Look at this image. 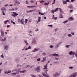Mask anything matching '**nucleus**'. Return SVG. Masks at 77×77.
Masks as SVG:
<instances>
[{"mask_svg": "<svg viewBox=\"0 0 77 77\" xmlns=\"http://www.w3.org/2000/svg\"><path fill=\"white\" fill-rule=\"evenodd\" d=\"M35 70L37 72H40V66H38L35 68Z\"/></svg>", "mask_w": 77, "mask_h": 77, "instance_id": "f257e3e1", "label": "nucleus"}, {"mask_svg": "<svg viewBox=\"0 0 77 77\" xmlns=\"http://www.w3.org/2000/svg\"><path fill=\"white\" fill-rule=\"evenodd\" d=\"M47 65H48V63L46 64L45 66H44V68L43 69H46L44 70L45 72L48 71V70L47 69Z\"/></svg>", "mask_w": 77, "mask_h": 77, "instance_id": "f03ea898", "label": "nucleus"}, {"mask_svg": "<svg viewBox=\"0 0 77 77\" xmlns=\"http://www.w3.org/2000/svg\"><path fill=\"white\" fill-rule=\"evenodd\" d=\"M77 75V73H75L72 74V75H70L69 77H75Z\"/></svg>", "mask_w": 77, "mask_h": 77, "instance_id": "7ed1b4c3", "label": "nucleus"}, {"mask_svg": "<svg viewBox=\"0 0 77 77\" xmlns=\"http://www.w3.org/2000/svg\"><path fill=\"white\" fill-rule=\"evenodd\" d=\"M13 14H12V16H13V17H16V16H17V15H18V14H17L16 12H13Z\"/></svg>", "mask_w": 77, "mask_h": 77, "instance_id": "20e7f679", "label": "nucleus"}, {"mask_svg": "<svg viewBox=\"0 0 77 77\" xmlns=\"http://www.w3.org/2000/svg\"><path fill=\"white\" fill-rule=\"evenodd\" d=\"M69 54L70 55H74V54H75V53L72 52V51H71L69 53Z\"/></svg>", "mask_w": 77, "mask_h": 77, "instance_id": "39448f33", "label": "nucleus"}, {"mask_svg": "<svg viewBox=\"0 0 77 77\" xmlns=\"http://www.w3.org/2000/svg\"><path fill=\"white\" fill-rule=\"evenodd\" d=\"M14 3H17V4H20V2L19 1H18L17 0H14Z\"/></svg>", "mask_w": 77, "mask_h": 77, "instance_id": "423d86ee", "label": "nucleus"}, {"mask_svg": "<svg viewBox=\"0 0 77 77\" xmlns=\"http://www.w3.org/2000/svg\"><path fill=\"white\" fill-rule=\"evenodd\" d=\"M60 75V74L59 73H57L55 75H54V77H57V76H58V75Z\"/></svg>", "mask_w": 77, "mask_h": 77, "instance_id": "0eeeda50", "label": "nucleus"}, {"mask_svg": "<svg viewBox=\"0 0 77 77\" xmlns=\"http://www.w3.org/2000/svg\"><path fill=\"white\" fill-rule=\"evenodd\" d=\"M1 35L2 37H3L4 36V32L2 31L1 30Z\"/></svg>", "mask_w": 77, "mask_h": 77, "instance_id": "6e6552de", "label": "nucleus"}, {"mask_svg": "<svg viewBox=\"0 0 77 77\" xmlns=\"http://www.w3.org/2000/svg\"><path fill=\"white\" fill-rule=\"evenodd\" d=\"M5 50H8L9 47L8 46H6L4 47Z\"/></svg>", "mask_w": 77, "mask_h": 77, "instance_id": "1a4fd4ad", "label": "nucleus"}, {"mask_svg": "<svg viewBox=\"0 0 77 77\" xmlns=\"http://www.w3.org/2000/svg\"><path fill=\"white\" fill-rule=\"evenodd\" d=\"M19 72H20V73H24V72H26V70H25L23 71H19Z\"/></svg>", "mask_w": 77, "mask_h": 77, "instance_id": "9d476101", "label": "nucleus"}, {"mask_svg": "<svg viewBox=\"0 0 77 77\" xmlns=\"http://www.w3.org/2000/svg\"><path fill=\"white\" fill-rule=\"evenodd\" d=\"M38 50L39 48L35 49L33 51H32V52H35V51H38Z\"/></svg>", "mask_w": 77, "mask_h": 77, "instance_id": "9b49d317", "label": "nucleus"}, {"mask_svg": "<svg viewBox=\"0 0 77 77\" xmlns=\"http://www.w3.org/2000/svg\"><path fill=\"white\" fill-rule=\"evenodd\" d=\"M63 3L64 5H67V3L65 1L63 0Z\"/></svg>", "mask_w": 77, "mask_h": 77, "instance_id": "f8f14e48", "label": "nucleus"}, {"mask_svg": "<svg viewBox=\"0 0 77 77\" xmlns=\"http://www.w3.org/2000/svg\"><path fill=\"white\" fill-rule=\"evenodd\" d=\"M46 60V57H44L43 59V60L42 61V62H45Z\"/></svg>", "mask_w": 77, "mask_h": 77, "instance_id": "ddd939ff", "label": "nucleus"}, {"mask_svg": "<svg viewBox=\"0 0 77 77\" xmlns=\"http://www.w3.org/2000/svg\"><path fill=\"white\" fill-rule=\"evenodd\" d=\"M20 21L23 24H24V20H23V19H22Z\"/></svg>", "mask_w": 77, "mask_h": 77, "instance_id": "4468645a", "label": "nucleus"}, {"mask_svg": "<svg viewBox=\"0 0 77 77\" xmlns=\"http://www.w3.org/2000/svg\"><path fill=\"white\" fill-rule=\"evenodd\" d=\"M27 8H35V6H28Z\"/></svg>", "mask_w": 77, "mask_h": 77, "instance_id": "2eb2a0df", "label": "nucleus"}, {"mask_svg": "<svg viewBox=\"0 0 77 77\" xmlns=\"http://www.w3.org/2000/svg\"><path fill=\"white\" fill-rule=\"evenodd\" d=\"M2 12L3 15H6L5 13L4 12V11H3V9H2Z\"/></svg>", "mask_w": 77, "mask_h": 77, "instance_id": "dca6fc26", "label": "nucleus"}, {"mask_svg": "<svg viewBox=\"0 0 77 77\" xmlns=\"http://www.w3.org/2000/svg\"><path fill=\"white\" fill-rule=\"evenodd\" d=\"M59 55L58 54H53V56H58Z\"/></svg>", "mask_w": 77, "mask_h": 77, "instance_id": "f3484780", "label": "nucleus"}, {"mask_svg": "<svg viewBox=\"0 0 77 77\" xmlns=\"http://www.w3.org/2000/svg\"><path fill=\"white\" fill-rule=\"evenodd\" d=\"M68 8H70V9H73V7L72 5L70 6V7H69Z\"/></svg>", "mask_w": 77, "mask_h": 77, "instance_id": "a211bd4d", "label": "nucleus"}, {"mask_svg": "<svg viewBox=\"0 0 77 77\" xmlns=\"http://www.w3.org/2000/svg\"><path fill=\"white\" fill-rule=\"evenodd\" d=\"M24 42L26 45H28V44H29V43H27V41L25 40Z\"/></svg>", "mask_w": 77, "mask_h": 77, "instance_id": "6ab92c4d", "label": "nucleus"}, {"mask_svg": "<svg viewBox=\"0 0 77 77\" xmlns=\"http://www.w3.org/2000/svg\"><path fill=\"white\" fill-rule=\"evenodd\" d=\"M69 20H70V21H72V20H74V19L72 18V17H71L69 19Z\"/></svg>", "mask_w": 77, "mask_h": 77, "instance_id": "aec40b11", "label": "nucleus"}, {"mask_svg": "<svg viewBox=\"0 0 77 77\" xmlns=\"http://www.w3.org/2000/svg\"><path fill=\"white\" fill-rule=\"evenodd\" d=\"M60 18H63V15H62V14H60Z\"/></svg>", "mask_w": 77, "mask_h": 77, "instance_id": "412c9836", "label": "nucleus"}, {"mask_svg": "<svg viewBox=\"0 0 77 77\" xmlns=\"http://www.w3.org/2000/svg\"><path fill=\"white\" fill-rule=\"evenodd\" d=\"M41 17H39L38 18V22H40V20H41Z\"/></svg>", "mask_w": 77, "mask_h": 77, "instance_id": "4be33fe9", "label": "nucleus"}, {"mask_svg": "<svg viewBox=\"0 0 77 77\" xmlns=\"http://www.w3.org/2000/svg\"><path fill=\"white\" fill-rule=\"evenodd\" d=\"M58 10H59V9L57 8L54 10V12H57V11Z\"/></svg>", "mask_w": 77, "mask_h": 77, "instance_id": "5701e85b", "label": "nucleus"}, {"mask_svg": "<svg viewBox=\"0 0 77 77\" xmlns=\"http://www.w3.org/2000/svg\"><path fill=\"white\" fill-rule=\"evenodd\" d=\"M42 75H43V76H47V75L45 73H43Z\"/></svg>", "mask_w": 77, "mask_h": 77, "instance_id": "b1692460", "label": "nucleus"}, {"mask_svg": "<svg viewBox=\"0 0 77 77\" xmlns=\"http://www.w3.org/2000/svg\"><path fill=\"white\" fill-rule=\"evenodd\" d=\"M49 4V3H46L44 4V5L45 6H47Z\"/></svg>", "mask_w": 77, "mask_h": 77, "instance_id": "393cba45", "label": "nucleus"}, {"mask_svg": "<svg viewBox=\"0 0 77 77\" xmlns=\"http://www.w3.org/2000/svg\"><path fill=\"white\" fill-rule=\"evenodd\" d=\"M2 41H6V37H5L4 39H2Z\"/></svg>", "mask_w": 77, "mask_h": 77, "instance_id": "a878e982", "label": "nucleus"}, {"mask_svg": "<svg viewBox=\"0 0 77 77\" xmlns=\"http://www.w3.org/2000/svg\"><path fill=\"white\" fill-rule=\"evenodd\" d=\"M13 75H17V73H12Z\"/></svg>", "mask_w": 77, "mask_h": 77, "instance_id": "bb28decb", "label": "nucleus"}, {"mask_svg": "<svg viewBox=\"0 0 77 77\" xmlns=\"http://www.w3.org/2000/svg\"><path fill=\"white\" fill-rule=\"evenodd\" d=\"M37 61H40L41 60V58H39L37 59Z\"/></svg>", "mask_w": 77, "mask_h": 77, "instance_id": "cd10ccee", "label": "nucleus"}, {"mask_svg": "<svg viewBox=\"0 0 77 77\" xmlns=\"http://www.w3.org/2000/svg\"><path fill=\"white\" fill-rule=\"evenodd\" d=\"M45 1H40V3H44V2Z\"/></svg>", "mask_w": 77, "mask_h": 77, "instance_id": "c85d7f7f", "label": "nucleus"}, {"mask_svg": "<svg viewBox=\"0 0 77 77\" xmlns=\"http://www.w3.org/2000/svg\"><path fill=\"white\" fill-rule=\"evenodd\" d=\"M2 58H4V56H3V54H2V55H1Z\"/></svg>", "mask_w": 77, "mask_h": 77, "instance_id": "c756f323", "label": "nucleus"}, {"mask_svg": "<svg viewBox=\"0 0 77 77\" xmlns=\"http://www.w3.org/2000/svg\"><path fill=\"white\" fill-rule=\"evenodd\" d=\"M34 11V10H29V12H33Z\"/></svg>", "mask_w": 77, "mask_h": 77, "instance_id": "7c9ffc66", "label": "nucleus"}, {"mask_svg": "<svg viewBox=\"0 0 77 77\" xmlns=\"http://www.w3.org/2000/svg\"><path fill=\"white\" fill-rule=\"evenodd\" d=\"M70 45H67L66 46V48H69V47Z\"/></svg>", "mask_w": 77, "mask_h": 77, "instance_id": "2f4dec72", "label": "nucleus"}, {"mask_svg": "<svg viewBox=\"0 0 77 77\" xmlns=\"http://www.w3.org/2000/svg\"><path fill=\"white\" fill-rule=\"evenodd\" d=\"M68 22V21L66 20V21H65L63 22V23H64V24H65L66 23H67Z\"/></svg>", "mask_w": 77, "mask_h": 77, "instance_id": "473e14b6", "label": "nucleus"}, {"mask_svg": "<svg viewBox=\"0 0 77 77\" xmlns=\"http://www.w3.org/2000/svg\"><path fill=\"white\" fill-rule=\"evenodd\" d=\"M73 11L74 10H71L69 11V12L70 13L72 12H73Z\"/></svg>", "mask_w": 77, "mask_h": 77, "instance_id": "72a5a7b5", "label": "nucleus"}, {"mask_svg": "<svg viewBox=\"0 0 77 77\" xmlns=\"http://www.w3.org/2000/svg\"><path fill=\"white\" fill-rule=\"evenodd\" d=\"M27 21H28L27 19H26V20H25V23L26 24V23H27Z\"/></svg>", "mask_w": 77, "mask_h": 77, "instance_id": "f704fd0d", "label": "nucleus"}, {"mask_svg": "<svg viewBox=\"0 0 77 77\" xmlns=\"http://www.w3.org/2000/svg\"><path fill=\"white\" fill-rule=\"evenodd\" d=\"M56 0H54V2L53 3H52V5H53V4H54L55 3V1Z\"/></svg>", "mask_w": 77, "mask_h": 77, "instance_id": "c9c22d12", "label": "nucleus"}, {"mask_svg": "<svg viewBox=\"0 0 77 77\" xmlns=\"http://www.w3.org/2000/svg\"><path fill=\"white\" fill-rule=\"evenodd\" d=\"M59 9H60V12H62V10L60 8H59Z\"/></svg>", "mask_w": 77, "mask_h": 77, "instance_id": "e433bc0d", "label": "nucleus"}, {"mask_svg": "<svg viewBox=\"0 0 77 77\" xmlns=\"http://www.w3.org/2000/svg\"><path fill=\"white\" fill-rule=\"evenodd\" d=\"M50 48H53V46L51 45V46H50Z\"/></svg>", "mask_w": 77, "mask_h": 77, "instance_id": "4c0bfd02", "label": "nucleus"}, {"mask_svg": "<svg viewBox=\"0 0 77 77\" xmlns=\"http://www.w3.org/2000/svg\"><path fill=\"white\" fill-rule=\"evenodd\" d=\"M72 35H71V34H69V35H68V36H69H69H72Z\"/></svg>", "mask_w": 77, "mask_h": 77, "instance_id": "58836bf2", "label": "nucleus"}, {"mask_svg": "<svg viewBox=\"0 0 77 77\" xmlns=\"http://www.w3.org/2000/svg\"><path fill=\"white\" fill-rule=\"evenodd\" d=\"M31 76L32 77H35V76L33 75H31Z\"/></svg>", "mask_w": 77, "mask_h": 77, "instance_id": "ea45409f", "label": "nucleus"}, {"mask_svg": "<svg viewBox=\"0 0 77 77\" xmlns=\"http://www.w3.org/2000/svg\"><path fill=\"white\" fill-rule=\"evenodd\" d=\"M4 23L5 24H7V21H6V20L4 22Z\"/></svg>", "mask_w": 77, "mask_h": 77, "instance_id": "a19ab883", "label": "nucleus"}, {"mask_svg": "<svg viewBox=\"0 0 77 77\" xmlns=\"http://www.w3.org/2000/svg\"><path fill=\"white\" fill-rule=\"evenodd\" d=\"M18 22H20V21H21V20H20V19H18Z\"/></svg>", "mask_w": 77, "mask_h": 77, "instance_id": "79ce46f5", "label": "nucleus"}, {"mask_svg": "<svg viewBox=\"0 0 77 77\" xmlns=\"http://www.w3.org/2000/svg\"><path fill=\"white\" fill-rule=\"evenodd\" d=\"M71 33L72 35H74V32H71Z\"/></svg>", "mask_w": 77, "mask_h": 77, "instance_id": "37998d69", "label": "nucleus"}, {"mask_svg": "<svg viewBox=\"0 0 77 77\" xmlns=\"http://www.w3.org/2000/svg\"><path fill=\"white\" fill-rule=\"evenodd\" d=\"M48 26H50V27H53V25H48Z\"/></svg>", "mask_w": 77, "mask_h": 77, "instance_id": "c03bdc74", "label": "nucleus"}, {"mask_svg": "<svg viewBox=\"0 0 77 77\" xmlns=\"http://www.w3.org/2000/svg\"><path fill=\"white\" fill-rule=\"evenodd\" d=\"M10 26V25H8L7 26V27H8V28H9V27Z\"/></svg>", "mask_w": 77, "mask_h": 77, "instance_id": "a18cd8bd", "label": "nucleus"}, {"mask_svg": "<svg viewBox=\"0 0 77 77\" xmlns=\"http://www.w3.org/2000/svg\"><path fill=\"white\" fill-rule=\"evenodd\" d=\"M8 6V4L5 5V7H7Z\"/></svg>", "mask_w": 77, "mask_h": 77, "instance_id": "49530a36", "label": "nucleus"}, {"mask_svg": "<svg viewBox=\"0 0 77 77\" xmlns=\"http://www.w3.org/2000/svg\"><path fill=\"white\" fill-rule=\"evenodd\" d=\"M58 47L59 45H57L56 46V48H57V47Z\"/></svg>", "mask_w": 77, "mask_h": 77, "instance_id": "de8ad7c7", "label": "nucleus"}, {"mask_svg": "<svg viewBox=\"0 0 77 77\" xmlns=\"http://www.w3.org/2000/svg\"><path fill=\"white\" fill-rule=\"evenodd\" d=\"M8 73H10V72H11V70H9V71L8 72Z\"/></svg>", "mask_w": 77, "mask_h": 77, "instance_id": "09e8293b", "label": "nucleus"}, {"mask_svg": "<svg viewBox=\"0 0 77 77\" xmlns=\"http://www.w3.org/2000/svg\"><path fill=\"white\" fill-rule=\"evenodd\" d=\"M26 4H28L29 3H28V1H26Z\"/></svg>", "mask_w": 77, "mask_h": 77, "instance_id": "8fccbe9b", "label": "nucleus"}, {"mask_svg": "<svg viewBox=\"0 0 77 77\" xmlns=\"http://www.w3.org/2000/svg\"><path fill=\"white\" fill-rule=\"evenodd\" d=\"M61 44V42H60V43H58L57 45H59Z\"/></svg>", "mask_w": 77, "mask_h": 77, "instance_id": "3c124183", "label": "nucleus"}, {"mask_svg": "<svg viewBox=\"0 0 77 77\" xmlns=\"http://www.w3.org/2000/svg\"><path fill=\"white\" fill-rule=\"evenodd\" d=\"M30 2H31V3H33V1L31 0V1H30Z\"/></svg>", "mask_w": 77, "mask_h": 77, "instance_id": "603ef678", "label": "nucleus"}, {"mask_svg": "<svg viewBox=\"0 0 77 77\" xmlns=\"http://www.w3.org/2000/svg\"><path fill=\"white\" fill-rule=\"evenodd\" d=\"M69 69H72L73 68V67H69Z\"/></svg>", "mask_w": 77, "mask_h": 77, "instance_id": "864d4df0", "label": "nucleus"}, {"mask_svg": "<svg viewBox=\"0 0 77 77\" xmlns=\"http://www.w3.org/2000/svg\"><path fill=\"white\" fill-rule=\"evenodd\" d=\"M27 66V67H28V68H29V67H30V65H27V66Z\"/></svg>", "mask_w": 77, "mask_h": 77, "instance_id": "5fc2aeb1", "label": "nucleus"}, {"mask_svg": "<svg viewBox=\"0 0 77 77\" xmlns=\"http://www.w3.org/2000/svg\"><path fill=\"white\" fill-rule=\"evenodd\" d=\"M66 2H69V0H66Z\"/></svg>", "mask_w": 77, "mask_h": 77, "instance_id": "6e6d98bb", "label": "nucleus"}, {"mask_svg": "<svg viewBox=\"0 0 77 77\" xmlns=\"http://www.w3.org/2000/svg\"><path fill=\"white\" fill-rule=\"evenodd\" d=\"M73 1H75V0H71V2H73Z\"/></svg>", "mask_w": 77, "mask_h": 77, "instance_id": "4d7b16f0", "label": "nucleus"}, {"mask_svg": "<svg viewBox=\"0 0 77 77\" xmlns=\"http://www.w3.org/2000/svg\"><path fill=\"white\" fill-rule=\"evenodd\" d=\"M54 19L55 20H57V17H55L54 18Z\"/></svg>", "mask_w": 77, "mask_h": 77, "instance_id": "13d9d810", "label": "nucleus"}, {"mask_svg": "<svg viewBox=\"0 0 77 77\" xmlns=\"http://www.w3.org/2000/svg\"><path fill=\"white\" fill-rule=\"evenodd\" d=\"M51 12L53 14H54V10H52L51 11Z\"/></svg>", "mask_w": 77, "mask_h": 77, "instance_id": "bf43d9fd", "label": "nucleus"}, {"mask_svg": "<svg viewBox=\"0 0 77 77\" xmlns=\"http://www.w3.org/2000/svg\"><path fill=\"white\" fill-rule=\"evenodd\" d=\"M15 10H17V9H18V8H17V7H16V8H15Z\"/></svg>", "mask_w": 77, "mask_h": 77, "instance_id": "052dcab7", "label": "nucleus"}, {"mask_svg": "<svg viewBox=\"0 0 77 77\" xmlns=\"http://www.w3.org/2000/svg\"><path fill=\"white\" fill-rule=\"evenodd\" d=\"M35 66V65H33V66H31L30 68H32V67H33V66Z\"/></svg>", "mask_w": 77, "mask_h": 77, "instance_id": "680f3d73", "label": "nucleus"}, {"mask_svg": "<svg viewBox=\"0 0 77 77\" xmlns=\"http://www.w3.org/2000/svg\"><path fill=\"white\" fill-rule=\"evenodd\" d=\"M12 23H13V24H15V22H14L13 21H12Z\"/></svg>", "mask_w": 77, "mask_h": 77, "instance_id": "e2e57ef3", "label": "nucleus"}, {"mask_svg": "<svg viewBox=\"0 0 77 77\" xmlns=\"http://www.w3.org/2000/svg\"><path fill=\"white\" fill-rule=\"evenodd\" d=\"M7 23H8H8H9V20H6Z\"/></svg>", "mask_w": 77, "mask_h": 77, "instance_id": "0e129e2a", "label": "nucleus"}, {"mask_svg": "<svg viewBox=\"0 0 77 77\" xmlns=\"http://www.w3.org/2000/svg\"><path fill=\"white\" fill-rule=\"evenodd\" d=\"M31 48V47L29 46L28 48V49H30Z\"/></svg>", "mask_w": 77, "mask_h": 77, "instance_id": "69168bd1", "label": "nucleus"}, {"mask_svg": "<svg viewBox=\"0 0 77 77\" xmlns=\"http://www.w3.org/2000/svg\"><path fill=\"white\" fill-rule=\"evenodd\" d=\"M53 18H54V15H53Z\"/></svg>", "mask_w": 77, "mask_h": 77, "instance_id": "338daca9", "label": "nucleus"}, {"mask_svg": "<svg viewBox=\"0 0 77 77\" xmlns=\"http://www.w3.org/2000/svg\"><path fill=\"white\" fill-rule=\"evenodd\" d=\"M45 77H49V75L46 76Z\"/></svg>", "mask_w": 77, "mask_h": 77, "instance_id": "774afa93", "label": "nucleus"}]
</instances>
